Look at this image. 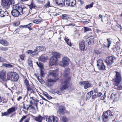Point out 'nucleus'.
I'll use <instances>...</instances> for the list:
<instances>
[{
	"label": "nucleus",
	"instance_id": "1",
	"mask_svg": "<svg viewBox=\"0 0 122 122\" xmlns=\"http://www.w3.org/2000/svg\"><path fill=\"white\" fill-rule=\"evenodd\" d=\"M116 78L112 80L113 84L115 86L114 88L117 90H122V82H121V76L120 73L116 71Z\"/></svg>",
	"mask_w": 122,
	"mask_h": 122
},
{
	"label": "nucleus",
	"instance_id": "2",
	"mask_svg": "<svg viewBox=\"0 0 122 122\" xmlns=\"http://www.w3.org/2000/svg\"><path fill=\"white\" fill-rule=\"evenodd\" d=\"M49 75L53 76L54 79V80L51 79H48L47 80V82H46V84L47 83L49 86V84L51 82H56L58 79V72L56 70H51L49 71Z\"/></svg>",
	"mask_w": 122,
	"mask_h": 122
},
{
	"label": "nucleus",
	"instance_id": "3",
	"mask_svg": "<svg viewBox=\"0 0 122 122\" xmlns=\"http://www.w3.org/2000/svg\"><path fill=\"white\" fill-rule=\"evenodd\" d=\"M2 3L4 7L7 9L10 7V5L14 4V0H2Z\"/></svg>",
	"mask_w": 122,
	"mask_h": 122
},
{
	"label": "nucleus",
	"instance_id": "4",
	"mask_svg": "<svg viewBox=\"0 0 122 122\" xmlns=\"http://www.w3.org/2000/svg\"><path fill=\"white\" fill-rule=\"evenodd\" d=\"M30 10H29V12L30 14L33 15L35 14L37 12L38 7L33 3L32 2L30 5H28Z\"/></svg>",
	"mask_w": 122,
	"mask_h": 122
},
{
	"label": "nucleus",
	"instance_id": "5",
	"mask_svg": "<svg viewBox=\"0 0 122 122\" xmlns=\"http://www.w3.org/2000/svg\"><path fill=\"white\" fill-rule=\"evenodd\" d=\"M70 60L67 57H64L62 58V61L60 62L59 65L60 66L64 67L67 66L69 64Z\"/></svg>",
	"mask_w": 122,
	"mask_h": 122
},
{
	"label": "nucleus",
	"instance_id": "6",
	"mask_svg": "<svg viewBox=\"0 0 122 122\" xmlns=\"http://www.w3.org/2000/svg\"><path fill=\"white\" fill-rule=\"evenodd\" d=\"M97 65L98 68L100 70H106V66L103 62V61L101 59H99L97 61Z\"/></svg>",
	"mask_w": 122,
	"mask_h": 122
},
{
	"label": "nucleus",
	"instance_id": "7",
	"mask_svg": "<svg viewBox=\"0 0 122 122\" xmlns=\"http://www.w3.org/2000/svg\"><path fill=\"white\" fill-rule=\"evenodd\" d=\"M69 82L68 80H65L64 82L62 83L61 87L60 88V90L62 91L66 89L69 87Z\"/></svg>",
	"mask_w": 122,
	"mask_h": 122
},
{
	"label": "nucleus",
	"instance_id": "8",
	"mask_svg": "<svg viewBox=\"0 0 122 122\" xmlns=\"http://www.w3.org/2000/svg\"><path fill=\"white\" fill-rule=\"evenodd\" d=\"M79 83L81 86H84V87L85 89H86L90 87L92 85L90 82L88 81L79 82Z\"/></svg>",
	"mask_w": 122,
	"mask_h": 122
},
{
	"label": "nucleus",
	"instance_id": "9",
	"mask_svg": "<svg viewBox=\"0 0 122 122\" xmlns=\"http://www.w3.org/2000/svg\"><path fill=\"white\" fill-rule=\"evenodd\" d=\"M19 9L20 15L27 13L28 10V8L23 5H20Z\"/></svg>",
	"mask_w": 122,
	"mask_h": 122
},
{
	"label": "nucleus",
	"instance_id": "10",
	"mask_svg": "<svg viewBox=\"0 0 122 122\" xmlns=\"http://www.w3.org/2000/svg\"><path fill=\"white\" fill-rule=\"evenodd\" d=\"M105 62L108 66H111L114 63L113 57L112 56L107 57L106 58Z\"/></svg>",
	"mask_w": 122,
	"mask_h": 122
},
{
	"label": "nucleus",
	"instance_id": "11",
	"mask_svg": "<svg viewBox=\"0 0 122 122\" xmlns=\"http://www.w3.org/2000/svg\"><path fill=\"white\" fill-rule=\"evenodd\" d=\"M0 79L4 81H7L6 74L4 70H3L0 71Z\"/></svg>",
	"mask_w": 122,
	"mask_h": 122
},
{
	"label": "nucleus",
	"instance_id": "12",
	"mask_svg": "<svg viewBox=\"0 0 122 122\" xmlns=\"http://www.w3.org/2000/svg\"><path fill=\"white\" fill-rule=\"evenodd\" d=\"M66 3L67 5L73 7L75 5L76 1L75 0H66Z\"/></svg>",
	"mask_w": 122,
	"mask_h": 122
},
{
	"label": "nucleus",
	"instance_id": "13",
	"mask_svg": "<svg viewBox=\"0 0 122 122\" xmlns=\"http://www.w3.org/2000/svg\"><path fill=\"white\" fill-rule=\"evenodd\" d=\"M11 13L12 15L15 17H17L20 15L19 10H12Z\"/></svg>",
	"mask_w": 122,
	"mask_h": 122
},
{
	"label": "nucleus",
	"instance_id": "14",
	"mask_svg": "<svg viewBox=\"0 0 122 122\" xmlns=\"http://www.w3.org/2000/svg\"><path fill=\"white\" fill-rule=\"evenodd\" d=\"M24 83L26 88L27 90V91H30L31 90V88L29 85L28 81L26 79H25L24 81Z\"/></svg>",
	"mask_w": 122,
	"mask_h": 122
},
{
	"label": "nucleus",
	"instance_id": "15",
	"mask_svg": "<svg viewBox=\"0 0 122 122\" xmlns=\"http://www.w3.org/2000/svg\"><path fill=\"white\" fill-rule=\"evenodd\" d=\"M8 15V12L6 11H4L1 9H0V16L4 17L7 16Z\"/></svg>",
	"mask_w": 122,
	"mask_h": 122
},
{
	"label": "nucleus",
	"instance_id": "16",
	"mask_svg": "<svg viewBox=\"0 0 122 122\" xmlns=\"http://www.w3.org/2000/svg\"><path fill=\"white\" fill-rule=\"evenodd\" d=\"M19 76L16 73H13L11 79L14 81H17L19 78Z\"/></svg>",
	"mask_w": 122,
	"mask_h": 122
},
{
	"label": "nucleus",
	"instance_id": "17",
	"mask_svg": "<svg viewBox=\"0 0 122 122\" xmlns=\"http://www.w3.org/2000/svg\"><path fill=\"white\" fill-rule=\"evenodd\" d=\"M113 113L110 110H108L105 112H103V114L109 117L111 119L112 117H113Z\"/></svg>",
	"mask_w": 122,
	"mask_h": 122
},
{
	"label": "nucleus",
	"instance_id": "18",
	"mask_svg": "<svg viewBox=\"0 0 122 122\" xmlns=\"http://www.w3.org/2000/svg\"><path fill=\"white\" fill-rule=\"evenodd\" d=\"M94 41V39L93 36H91L88 38L87 42L88 45H91L93 44Z\"/></svg>",
	"mask_w": 122,
	"mask_h": 122
},
{
	"label": "nucleus",
	"instance_id": "19",
	"mask_svg": "<svg viewBox=\"0 0 122 122\" xmlns=\"http://www.w3.org/2000/svg\"><path fill=\"white\" fill-rule=\"evenodd\" d=\"M102 122H108L111 119L108 117L103 114L102 116Z\"/></svg>",
	"mask_w": 122,
	"mask_h": 122
},
{
	"label": "nucleus",
	"instance_id": "20",
	"mask_svg": "<svg viewBox=\"0 0 122 122\" xmlns=\"http://www.w3.org/2000/svg\"><path fill=\"white\" fill-rule=\"evenodd\" d=\"M57 60L54 58L53 57H51L50 60V65L51 66L54 65L56 64Z\"/></svg>",
	"mask_w": 122,
	"mask_h": 122
},
{
	"label": "nucleus",
	"instance_id": "21",
	"mask_svg": "<svg viewBox=\"0 0 122 122\" xmlns=\"http://www.w3.org/2000/svg\"><path fill=\"white\" fill-rule=\"evenodd\" d=\"M43 118V117L39 115L35 117V120L38 122H41Z\"/></svg>",
	"mask_w": 122,
	"mask_h": 122
},
{
	"label": "nucleus",
	"instance_id": "22",
	"mask_svg": "<svg viewBox=\"0 0 122 122\" xmlns=\"http://www.w3.org/2000/svg\"><path fill=\"white\" fill-rule=\"evenodd\" d=\"M56 3L58 5L63 6L65 4V0H56Z\"/></svg>",
	"mask_w": 122,
	"mask_h": 122
},
{
	"label": "nucleus",
	"instance_id": "23",
	"mask_svg": "<svg viewBox=\"0 0 122 122\" xmlns=\"http://www.w3.org/2000/svg\"><path fill=\"white\" fill-rule=\"evenodd\" d=\"M65 110V107L63 106H61L59 107V110L58 112L59 113L61 114L63 113Z\"/></svg>",
	"mask_w": 122,
	"mask_h": 122
},
{
	"label": "nucleus",
	"instance_id": "24",
	"mask_svg": "<svg viewBox=\"0 0 122 122\" xmlns=\"http://www.w3.org/2000/svg\"><path fill=\"white\" fill-rule=\"evenodd\" d=\"M0 43L5 46H7L8 45V43L5 40H0Z\"/></svg>",
	"mask_w": 122,
	"mask_h": 122
},
{
	"label": "nucleus",
	"instance_id": "25",
	"mask_svg": "<svg viewBox=\"0 0 122 122\" xmlns=\"http://www.w3.org/2000/svg\"><path fill=\"white\" fill-rule=\"evenodd\" d=\"M47 58V57L46 56H45L44 55H42L39 58V60L41 61L44 62L46 60Z\"/></svg>",
	"mask_w": 122,
	"mask_h": 122
},
{
	"label": "nucleus",
	"instance_id": "26",
	"mask_svg": "<svg viewBox=\"0 0 122 122\" xmlns=\"http://www.w3.org/2000/svg\"><path fill=\"white\" fill-rule=\"evenodd\" d=\"M53 116H46V120L49 122H52L53 121L52 118L53 117Z\"/></svg>",
	"mask_w": 122,
	"mask_h": 122
},
{
	"label": "nucleus",
	"instance_id": "27",
	"mask_svg": "<svg viewBox=\"0 0 122 122\" xmlns=\"http://www.w3.org/2000/svg\"><path fill=\"white\" fill-rule=\"evenodd\" d=\"M52 57L54 58L57 60V59L60 58V55L58 53L56 52L54 53Z\"/></svg>",
	"mask_w": 122,
	"mask_h": 122
},
{
	"label": "nucleus",
	"instance_id": "28",
	"mask_svg": "<svg viewBox=\"0 0 122 122\" xmlns=\"http://www.w3.org/2000/svg\"><path fill=\"white\" fill-rule=\"evenodd\" d=\"M64 39L68 45L70 46H71L70 41L68 37H66L64 38Z\"/></svg>",
	"mask_w": 122,
	"mask_h": 122
},
{
	"label": "nucleus",
	"instance_id": "29",
	"mask_svg": "<svg viewBox=\"0 0 122 122\" xmlns=\"http://www.w3.org/2000/svg\"><path fill=\"white\" fill-rule=\"evenodd\" d=\"M79 45L80 50L84 51L85 49V46L84 43L81 42L80 43Z\"/></svg>",
	"mask_w": 122,
	"mask_h": 122
},
{
	"label": "nucleus",
	"instance_id": "30",
	"mask_svg": "<svg viewBox=\"0 0 122 122\" xmlns=\"http://www.w3.org/2000/svg\"><path fill=\"white\" fill-rule=\"evenodd\" d=\"M15 107H12L7 110V112L9 114L12 112L15 111Z\"/></svg>",
	"mask_w": 122,
	"mask_h": 122
},
{
	"label": "nucleus",
	"instance_id": "31",
	"mask_svg": "<svg viewBox=\"0 0 122 122\" xmlns=\"http://www.w3.org/2000/svg\"><path fill=\"white\" fill-rule=\"evenodd\" d=\"M70 73V69L68 68L65 69L64 71V76H66Z\"/></svg>",
	"mask_w": 122,
	"mask_h": 122
},
{
	"label": "nucleus",
	"instance_id": "32",
	"mask_svg": "<svg viewBox=\"0 0 122 122\" xmlns=\"http://www.w3.org/2000/svg\"><path fill=\"white\" fill-rule=\"evenodd\" d=\"M93 91H92L86 94L87 99H89L91 95L93 94Z\"/></svg>",
	"mask_w": 122,
	"mask_h": 122
},
{
	"label": "nucleus",
	"instance_id": "33",
	"mask_svg": "<svg viewBox=\"0 0 122 122\" xmlns=\"http://www.w3.org/2000/svg\"><path fill=\"white\" fill-rule=\"evenodd\" d=\"M20 5L19 6L18 5H12V7L13 8V10H19V7Z\"/></svg>",
	"mask_w": 122,
	"mask_h": 122
},
{
	"label": "nucleus",
	"instance_id": "34",
	"mask_svg": "<svg viewBox=\"0 0 122 122\" xmlns=\"http://www.w3.org/2000/svg\"><path fill=\"white\" fill-rule=\"evenodd\" d=\"M69 15L67 14H63L62 15V18L63 20L68 19L69 18Z\"/></svg>",
	"mask_w": 122,
	"mask_h": 122
},
{
	"label": "nucleus",
	"instance_id": "35",
	"mask_svg": "<svg viewBox=\"0 0 122 122\" xmlns=\"http://www.w3.org/2000/svg\"><path fill=\"white\" fill-rule=\"evenodd\" d=\"M3 66L11 68L13 67V66L10 64L3 63Z\"/></svg>",
	"mask_w": 122,
	"mask_h": 122
},
{
	"label": "nucleus",
	"instance_id": "36",
	"mask_svg": "<svg viewBox=\"0 0 122 122\" xmlns=\"http://www.w3.org/2000/svg\"><path fill=\"white\" fill-rule=\"evenodd\" d=\"M13 72L9 73L7 74V80L10 79L11 78L12 79V74Z\"/></svg>",
	"mask_w": 122,
	"mask_h": 122
},
{
	"label": "nucleus",
	"instance_id": "37",
	"mask_svg": "<svg viewBox=\"0 0 122 122\" xmlns=\"http://www.w3.org/2000/svg\"><path fill=\"white\" fill-rule=\"evenodd\" d=\"M108 44L107 46H105L106 47H108V48H109L110 46L111 45V41L110 40V38H107V39Z\"/></svg>",
	"mask_w": 122,
	"mask_h": 122
},
{
	"label": "nucleus",
	"instance_id": "38",
	"mask_svg": "<svg viewBox=\"0 0 122 122\" xmlns=\"http://www.w3.org/2000/svg\"><path fill=\"white\" fill-rule=\"evenodd\" d=\"M94 4L93 2H92L90 4L86 5L85 7L86 9H87L89 8H91L93 7V5Z\"/></svg>",
	"mask_w": 122,
	"mask_h": 122
},
{
	"label": "nucleus",
	"instance_id": "39",
	"mask_svg": "<svg viewBox=\"0 0 122 122\" xmlns=\"http://www.w3.org/2000/svg\"><path fill=\"white\" fill-rule=\"evenodd\" d=\"M61 120L63 122H67L68 120V119L66 117H62Z\"/></svg>",
	"mask_w": 122,
	"mask_h": 122
},
{
	"label": "nucleus",
	"instance_id": "40",
	"mask_svg": "<svg viewBox=\"0 0 122 122\" xmlns=\"http://www.w3.org/2000/svg\"><path fill=\"white\" fill-rule=\"evenodd\" d=\"M53 121L52 122H57L58 121V119L57 118L54 116H53V117L52 118Z\"/></svg>",
	"mask_w": 122,
	"mask_h": 122
},
{
	"label": "nucleus",
	"instance_id": "41",
	"mask_svg": "<svg viewBox=\"0 0 122 122\" xmlns=\"http://www.w3.org/2000/svg\"><path fill=\"white\" fill-rule=\"evenodd\" d=\"M42 20H34L33 21V22L34 23H36L37 24H39L40 23Z\"/></svg>",
	"mask_w": 122,
	"mask_h": 122
},
{
	"label": "nucleus",
	"instance_id": "42",
	"mask_svg": "<svg viewBox=\"0 0 122 122\" xmlns=\"http://www.w3.org/2000/svg\"><path fill=\"white\" fill-rule=\"evenodd\" d=\"M36 64L38 67H40L41 69L43 67V66L42 64L40 62H37Z\"/></svg>",
	"mask_w": 122,
	"mask_h": 122
},
{
	"label": "nucleus",
	"instance_id": "43",
	"mask_svg": "<svg viewBox=\"0 0 122 122\" xmlns=\"http://www.w3.org/2000/svg\"><path fill=\"white\" fill-rule=\"evenodd\" d=\"M36 0L38 3L42 4L45 3V0Z\"/></svg>",
	"mask_w": 122,
	"mask_h": 122
},
{
	"label": "nucleus",
	"instance_id": "44",
	"mask_svg": "<svg viewBox=\"0 0 122 122\" xmlns=\"http://www.w3.org/2000/svg\"><path fill=\"white\" fill-rule=\"evenodd\" d=\"M116 93H113L111 94L110 98L111 99H113L114 97H116Z\"/></svg>",
	"mask_w": 122,
	"mask_h": 122
},
{
	"label": "nucleus",
	"instance_id": "45",
	"mask_svg": "<svg viewBox=\"0 0 122 122\" xmlns=\"http://www.w3.org/2000/svg\"><path fill=\"white\" fill-rule=\"evenodd\" d=\"M28 65L29 66H32V61L30 59L28 60Z\"/></svg>",
	"mask_w": 122,
	"mask_h": 122
},
{
	"label": "nucleus",
	"instance_id": "46",
	"mask_svg": "<svg viewBox=\"0 0 122 122\" xmlns=\"http://www.w3.org/2000/svg\"><path fill=\"white\" fill-rule=\"evenodd\" d=\"M26 53L28 54H31L34 53V51L31 50H29L26 51Z\"/></svg>",
	"mask_w": 122,
	"mask_h": 122
},
{
	"label": "nucleus",
	"instance_id": "47",
	"mask_svg": "<svg viewBox=\"0 0 122 122\" xmlns=\"http://www.w3.org/2000/svg\"><path fill=\"white\" fill-rule=\"evenodd\" d=\"M33 105H27V106H29V109H31V110H35V108L34 107L32 106Z\"/></svg>",
	"mask_w": 122,
	"mask_h": 122
},
{
	"label": "nucleus",
	"instance_id": "48",
	"mask_svg": "<svg viewBox=\"0 0 122 122\" xmlns=\"http://www.w3.org/2000/svg\"><path fill=\"white\" fill-rule=\"evenodd\" d=\"M32 25V24L31 23H30L29 24L24 26H23V27H27L28 28L30 27Z\"/></svg>",
	"mask_w": 122,
	"mask_h": 122
},
{
	"label": "nucleus",
	"instance_id": "49",
	"mask_svg": "<svg viewBox=\"0 0 122 122\" xmlns=\"http://www.w3.org/2000/svg\"><path fill=\"white\" fill-rule=\"evenodd\" d=\"M40 74L41 76L42 77H43L44 75V74L43 71L41 69H40Z\"/></svg>",
	"mask_w": 122,
	"mask_h": 122
},
{
	"label": "nucleus",
	"instance_id": "50",
	"mask_svg": "<svg viewBox=\"0 0 122 122\" xmlns=\"http://www.w3.org/2000/svg\"><path fill=\"white\" fill-rule=\"evenodd\" d=\"M35 75H36V76L37 77L38 80L41 83H42V82H43V80L42 78H41L40 80H39V77L37 75H36V74H35Z\"/></svg>",
	"mask_w": 122,
	"mask_h": 122
},
{
	"label": "nucleus",
	"instance_id": "51",
	"mask_svg": "<svg viewBox=\"0 0 122 122\" xmlns=\"http://www.w3.org/2000/svg\"><path fill=\"white\" fill-rule=\"evenodd\" d=\"M0 50L2 51H5L8 50V48L6 47H2L0 48Z\"/></svg>",
	"mask_w": 122,
	"mask_h": 122
},
{
	"label": "nucleus",
	"instance_id": "52",
	"mask_svg": "<svg viewBox=\"0 0 122 122\" xmlns=\"http://www.w3.org/2000/svg\"><path fill=\"white\" fill-rule=\"evenodd\" d=\"M50 6V3L49 1H48L47 4L44 5L45 7L46 8L49 7Z\"/></svg>",
	"mask_w": 122,
	"mask_h": 122
},
{
	"label": "nucleus",
	"instance_id": "53",
	"mask_svg": "<svg viewBox=\"0 0 122 122\" xmlns=\"http://www.w3.org/2000/svg\"><path fill=\"white\" fill-rule=\"evenodd\" d=\"M106 96V93H104V94L103 95V96L101 97V100H103L105 98Z\"/></svg>",
	"mask_w": 122,
	"mask_h": 122
},
{
	"label": "nucleus",
	"instance_id": "54",
	"mask_svg": "<svg viewBox=\"0 0 122 122\" xmlns=\"http://www.w3.org/2000/svg\"><path fill=\"white\" fill-rule=\"evenodd\" d=\"M26 117V116H25L24 115L22 117L21 119H20V121L19 122H22L23 121V120Z\"/></svg>",
	"mask_w": 122,
	"mask_h": 122
},
{
	"label": "nucleus",
	"instance_id": "55",
	"mask_svg": "<svg viewBox=\"0 0 122 122\" xmlns=\"http://www.w3.org/2000/svg\"><path fill=\"white\" fill-rule=\"evenodd\" d=\"M24 56L25 55L23 54L20 55V58L22 60H24Z\"/></svg>",
	"mask_w": 122,
	"mask_h": 122
},
{
	"label": "nucleus",
	"instance_id": "56",
	"mask_svg": "<svg viewBox=\"0 0 122 122\" xmlns=\"http://www.w3.org/2000/svg\"><path fill=\"white\" fill-rule=\"evenodd\" d=\"M84 30L85 31L84 32L90 30L91 29L90 28L88 27H84Z\"/></svg>",
	"mask_w": 122,
	"mask_h": 122
},
{
	"label": "nucleus",
	"instance_id": "57",
	"mask_svg": "<svg viewBox=\"0 0 122 122\" xmlns=\"http://www.w3.org/2000/svg\"><path fill=\"white\" fill-rule=\"evenodd\" d=\"M20 23L19 22H18L15 23L14 24V25L15 26H18L20 24Z\"/></svg>",
	"mask_w": 122,
	"mask_h": 122
},
{
	"label": "nucleus",
	"instance_id": "58",
	"mask_svg": "<svg viewBox=\"0 0 122 122\" xmlns=\"http://www.w3.org/2000/svg\"><path fill=\"white\" fill-rule=\"evenodd\" d=\"M102 95V93L101 92H98L97 94V97H101Z\"/></svg>",
	"mask_w": 122,
	"mask_h": 122
},
{
	"label": "nucleus",
	"instance_id": "59",
	"mask_svg": "<svg viewBox=\"0 0 122 122\" xmlns=\"http://www.w3.org/2000/svg\"><path fill=\"white\" fill-rule=\"evenodd\" d=\"M46 50V48L44 46H41L40 50L41 51H45Z\"/></svg>",
	"mask_w": 122,
	"mask_h": 122
},
{
	"label": "nucleus",
	"instance_id": "60",
	"mask_svg": "<svg viewBox=\"0 0 122 122\" xmlns=\"http://www.w3.org/2000/svg\"><path fill=\"white\" fill-rule=\"evenodd\" d=\"M2 113V116H6L9 114L7 111V112H4V113Z\"/></svg>",
	"mask_w": 122,
	"mask_h": 122
},
{
	"label": "nucleus",
	"instance_id": "61",
	"mask_svg": "<svg viewBox=\"0 0 122 122\" xmlns=\"http://www.w3.org/2000/svg\"><path fill=\"white\" fill-rule=\"evenodd\" d=\"M118 100V98L117 97H115L114 98V100L113 101V102H117Z\"/></svg>",
	"mask_w": 122,
	"mask_h": 122
},
{
	"label": "nucleus",
	"instance_id": "62",
	"mask_svg": "<svg viewBox=\"0 0 122 122\" xmlns=\"http://www.w3.org/2000/svg\"><path fill=\"white\" fill-rule=\"evenodd\" d=\"M92 99H94L97 97V96L96 94L93 95L92 96Z\"/></svg>",
	"mask_w": 122,
	"mask_h": 122
},
{
	"label": "nucleus",
	"instance_id": "63",
	"mask_svg": "<svg viewBox=\"0 0 122 122\" xmlns=\"http://www.w3.org/2000/svg\"><path fill=\"white\" fill-rule=\"evenodd\" d=\"M94 92L95 93H97L98 92V89L97 88L94 89Z\"/></svg>",
	"mask_w": 122,
	"mask_h": 122
},
{
	"label": "nucleus",
	"instance_id": "64",
	"mask_svg": "<svg viewBox=\"0 0 122 122\" xmlns=\"http://www.w3.org/2000/svg\"><path fill=\"white\" fill-rule=\"evenodd\" d=\"M46 97L48 99H51V97L48 94L46 96Z\"/></svg>",
	"mask_w": 122,
	"mask_h": 122
}]
</instances>
